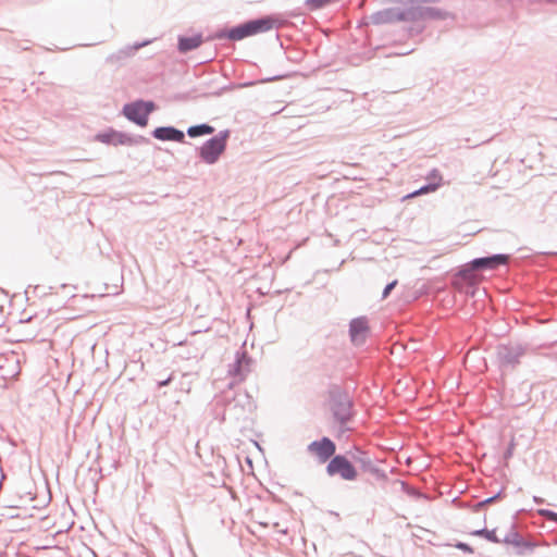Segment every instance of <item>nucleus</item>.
<instances>
[{"label":"nucleus","mask_w":557,"mask_h":557,"mask_svg":"<svg viewBox=\"0 0 557 557\" xmlns=\"http://www.w3.org/2000/svg\"><path fill=\"white\" fill-rule=\"evenodd\" d=\"M157 110V104L152 100L137 99L127 102L122 108V114L132 123L139 127L148 125L149 115Z\"/></svg>","instance_id":"obj_5"},{"label":"nucleus","mask_w":557,"mask_h":557,"mask_svg":"<svg viewBox=\"0 0 557 557\" xmlns=\"http://www.w3.org/2000/svg\"><path fill=\"white\" fill-rule=\"evenodd\" d=\"M400 484H401V490H403L406 494H408L409 496H412V497H416V498H419V497H421V496H422L421 492H420L418 488H416V487H413V486H411V485L407 484V483H406V482H404V481H400Z\"/></svg>","instance_id":"obj_27"},{"label":"nucleus","mask_w":557,"mask_h":557,"mask_svg":"<svg viewBox=\"0 0 557 557\" xmlns=\"http://www.w3.org/2000/svg\"><path fill=\"white\" fill-rule=\"evenodd\" d=\"M329 476H339L345 481H355L358 478L357 468L352 459L349 460L347 456L337 454L327 462L325 468Z\"/></svg>","instance_id":"obj_9"},{"label":"nucleus","mask_w":557,"mask_h":557,"mask_svg":"<svg viewBox=\"0 0 557 557\" xmlns=\"http://www.w3.org/2000/svg\"><path fill=\"white\" fill-rule=\"evenodd\" d=\"M215 132V128L208 123H200L191 125L187 128L186 134L190 138H197L201 136L212 135Z\"/></svg>","instance_id":"obj_21"},{"label":"nucleus","mask_w":557,"mask_h":557,"mask_svg":"<svg viewBox=\"0 0 557 557\" xmlns=\"http://www.w3.org/2000/svg\"><path fill=\"white\" fill-rule=\"evenodd\" d=\"M95 139L99 143L112 146H137L149 144V139L141 135H131L112 127L96 134Z\"/></svg>","instance_id":"obj_6"},{"label":"nucleus","mask_w":557,"mask_h":557,"mask_svg":"<svg viewBox=\"0 0 557 557\" xmlns=\"http://www.w3.org/2000/svg\"><path fill=\"white\" fill-rule=\"evenodd\" d=\"M548 3H557V0H546Z\"/></svg>","instance_id":"obj_36"},{"label":"nucleus","mask_w":557,"mask_h":557,"mask_svg":"<svg viewBox=\"0 0 557 557\" xmlns=\"http://www.w3.org/2000/svg\"><path fill=\"white\" fill-rule=\"evenodd\" d=\"M411 22L422 21L425 18L444 20L447 16L446 11L434 7L418 5L411 8Z\"/></svg>","instance_id":"obj_18"},{"label":"nucleus","mask_w":557,"mask_h":557,"mask_svg":"<svg viewBox=\"0 0 557 557\" xmlns=\"http://www.w3.org/2000/svg\"><path fill=\"white\" fill-rule=\"evenodd\" d=\"M151 136L161 141H175L185 144V133L175 126H158L151 132Z\"/></svg>","instance_id":"obj_16"},{"label":"nucleus","mask_w":557,"mask_h":557,"mask_svg":"<svg viewBox=\"0 0 557 557\" xmlns=\"http://www.w3.org/2000/svg\"><path fill=\"white\" fill-rule=\"evenodd\" d=\"M250 363L251 358L248 356L247 351L238 350L235 355L234 362L228 366V373L243 380L250 371Z\"/></svg>","instance_id":"obj_17"},{"label":"nucleus","mask_w":557,"mask_h":557,"mask_svg":"<svg viewBox=\"0 0 557 557\" xmlns=\"http://www.w3.org/2000/svg\"><path fill=\"white\" fill-rule=\"evenodd\" d=\"M389 1L394 2V3L403 4L405 8H413V7H416L414 5V0H389Z\"/></svg>","instance_id":"obj_31"},{"label":"nucleus","mask_w":557,"mask_h":557,"mask_svg":"<svg viewBox=\"0 0 557 557\" xmlns=\"http://www.w3.org/2000/svg\"><path fill=\"white\" fill-rule=\"evenodd\" d=\"M329 405L334 420L339 424L342 433L349 431L347 423L354 418V401L348 393L338 385L329 389Z\"/></svg>","instance_id":"obj_2"},{"label":"nucleus","mask_w":557,"mask_h":557,"mask_svg":"<svg viewBox=\"0 0 557 557\" xmlns=\"http://www.w3.org/2000/svg\"><path fill=\"white\" fill-rule=\"evenodd\" d=\"M332 0H306L305 3L311 11H317L325 8Z\"/></svg>","instance_id":"obj_26"},{"label":"nucleus","mask_w":557,"mask_h":557,"mask_svg":"<svg viewBox=\"0 0 557 557\" xmlns=\"http://www.w3.org/2000/svg\"><path fill=\"white\" fill-rule=\"evenodd\" d=\"M513 547L516 548L517 555L525 556L533 553L534 548L536 547V543L531 540L522 537L519 544L515 545Z\"/></svg>","instance_id":"obj_22"},{"label":"nucleus","mask_w":557,"mask_h":557,"mask_svg":"<svg viewBox=\"0 0 557 557\" xmlns=\"http://www.w3.org/2000/svg\"><path fill=\"white\" fill-rule=\"evenodd\" d=\"M527 347L522 344H500L496 347V358L500 369H515L520 358L525 355Z\"/></svg>","instance_id":"obj_8"},{"label":"nucleus","mask_w":557,"mask_h":557,"mask_svg":"<svg viewBox=\"0 0 557 557\" xmlns=\"http://www.w3.org/2000/svg\"><path fill=\"white\" fill-rule=\"evenodd\" d=\"M172 381V375H170L169 377H166L165 380H161L158 382V386L159 387H164V386H168Z\"/></svg>","instance_id":"obj_33"},{"label":"nucleus","mask_w":557,"mask_h":557,"mask_svg":"<svg viewBox=\"0 0 557 557\" xmlns=\"http://www.w3.org/2000/svg\"><path fill=\"white\" fill-rule=\"evenodd\" d=\"M203 42V37L200 33L193 36L180 35L177 37V50L181 53H188L199 48Z\"/></svg>","instance_id":"obj_19"},{"label":"nucleus","mask_w":557,"mask_h":557,"mask_svg":"<svg viewBox=\"0 0 557 557\" xmlns=\"http://www.w3.org/2000/svg\"><path fill=\"white\" fill-rule=\"evenodd\" d=\"M230 136L231 131L223 129L206 140L200 147L196 149L199 159L208 165L215 164L220 160L221 156L225 152Z\"/></svg>","instance_id":"obj_4"},{"label":"nucleus","mask_w":557,"mask_h":557,"mask_svg":"<svg viewBox=\"0 0 557 557\" xmlns=\"http://www.w3.org/2000/svg\"><path fill=\"white\" fill-rule=\"evenodd\" d=\"M533 500H534V503H536V504H542V503L544 502V499H543V498H541V497H539V496H534V497H533Z\"/></svg>","instance_id":"obj_35"},{"label":"nucleus","mask_w":557,"mask_h":557,"mask_svg":"<svg viewBox=\"0 0 557 557\" xmlns=\"http://www.w3.org/2000/svg\"><path fill=\"white\" fill-rule=\"evenodd\" d=\"M504 490H499L495 495L487 497L481 502L475 503L471 506L472 511L478 512L482 509H484L487 505L495 503L498 499H502L504 497Z\"/></svg>","instance_id":"obj_25"},{"label":"nucleus","mask_w":557,"mask_h":557,"mask_svg":"<svg viewBox=\"0 0 557 557\" xmlns=\"http://www.w3.org/2000/svg\"><path fill=\"white\" fill-rule=\"evenodd\" d=\"M537 513L549 522L557 524V512L550 509H539Z\"/></svg>","instance_id":"obj_28"},{"label":"nucleus","mask_w":557,"mask_h":557,"mask_svg":"<svg viewBox=\"0 0 557 557\" xmlns=\"http://www.w3.org/2000/svg\"><path fill=\"white\" fill-rule=\"evenodd\" d=\"M351 459L363 472L371 474L376 481H387V473L375 465L369 453L356 448L355 451L351 453Z\"/></svg>","instance_id":"obj_11"},{"label":"nucleus","mask_w":557,"mask_h":557,"mask_svg":"<svg viewBox=\"0 0 557 557\" xmlns=\"http://www.w3.org/2000/svg\"><path fill=\"white\" fill-rule=\"evenodd\" d=\"M309 454L315 455L320 463L329 462L336 454V444L327 436L311 442L307 446Z\"/></svg>","instance_id":"obj_13"},{"label":"nucleus","mask_w":557,"mask_h":557,"mask_svg":"<svg viewBox=\"0 0 557 557\" xmlns=\"http://www.w3.org/2000/svg\"><path fill=\"white\" fill-rule=\"evenodd\" d=\"M151 41L152 40H150V39H146L143 41H137L133 45H127V46L119 49L116 52L109 54L106 59V62L111 65H121L126 60L132 58L139 49L151 44Z\"/></svg>","instance_id":"obj_15"},{"label":"nucleus","mask_w":557,"mask_h":557,"mask_svg":"<svg viewBox=\"0 0 557 557\" xmlns=\"http://www.w3.org/2000/svg\"><path fill=\"white\" fill-rule=\"evenodd\" d=\"M471 535L483 537L486 541L495 544L500 543V539L496 535V529L488 530L486 528L478 529L471 532Z\"/></svg>","instance_id":"obj_23"},{"label":"nucleus","mask_w":557,"mask_h":557,"mask_svg":"<svg viewBox=\"0 0 557 557\" xmlns=\"http://www.w3.org/2000/svg\"><path fill=\"white\" fill-rule=\"evenodd\" d=\"M398 284V281L397 280H394L392 282H389L388 284H386V286L384 287L383 292H382V299H386L392 290L397 286Z\"/></svg>","instance_id":"obj_29"},{"label":"nucleus","mask_w":557,"mask_h":557,"mask_svg":"<svg viewBox=\"0 0 557 557\" xmlns=\"http://www.w3.org/2000/svg\"><path fill=\"white\" fill-rule=\"evenodd\" d=\"M457 549L463 552V553H467V554H473L474 553V549L471 545H469L468 543H465V542H456V544L454 545Z\"/></svg>","instance_id":"obj_30"},{"label":"nucleus","mask_w":557,"mask_h":557,"mask_svg":"<svg viewBox=\"0 0 557 557\" xmlns=\"http://www.w3.org/2000/svg\"><path fill=\"white\" fill-rule=\"evenodd\" d=\"M283 77H284L283 75H275V76H272V77L264 78V79H262V82H264V83L274 82V81L281 79Z\"/></svg>","instance_id":"obj_34"},{"label":"nucleus","mask_w":557,"mask_h":557,"mask_svg":"<svg viewBox=\"0 0 557 557\" xmlns=\"http://www.w3.org/2000/svg\"><path fill=\"white\" fill-rule=\"evenodd\" d=\"M513 448H515V444H513V443H511V444L507 447V449L505 450V453H504V458H505V459H509V458H511V456H512V454H513Z\"/></svg>","instance_id":"obj_32"},{"label":"nucleus","mask_w":557,"mask_h":557,"mask_svg":"<svg viewBox=\"0 0 557 557\" xmlns=\"http://www.w3.org/2000/svg\"><path fill=\"white\" fill-rule=\"evenodd\" d=\"M216 404L224 405L223 420L228 417L232 420H245L248 413H251L256 408L251 396L248 393L225 392L216 399Z\"/></svg>","instance_id":"obj_3"},{"label":"nucleus","mask_w":557,"mask_h":557,"mask_svg":"<svg viewBox=\"0 0 557 557\" xmlns=\"http://www.w3.org/2000/svg\"><path fill=\"white\" fill-rule=\"evenodd\" d=\"M509 260V255L494 253L485 257L474 258L460 268V274H476L478 271L495 270Z\"/></svg>","instance_id":"obj_7"},{"label":"nucleus","mask_w":557,"mask_h":557,"mask_svg":"<svg viewBox=\"0 0 557 557\" xmlns=\"http://www.w3.org/2000/svg\"><path fill=\"white\" fill-rule=\"evenodd\" d=\"M369 334L370 326L368 317L360 315L350 320L348 335L354 346L360 347L364 345Z\"/></svg>","instance_id":"obj_12"},{"label":"nucleus","mask_w":557,"mask_h":557,"mask_svg":"<svg viewBox=\"0 0 557 557\" xmlns=\"http://www.w3.org/2000/svg\"><path fill=\"white\" fill-rule=\"evenodd\" d=\"M522 537L523 536L516 529V523L512 522L510 530L506 533V535L503 539H500V543L515 546L519 544Z\"/></svg>","instance_id":"obj_24"},{"label":"nucleus","mask_w":557,"mask_h":557,"mask_svg":"<svg viewBox=\"0 0 557 557\" xmlns=\"http://www.w3.org/2000/svg\"><path fill=\"white\" fill-rule=\"evenodd\" d=\"M411 8H386L384 10L374 12L370 18L373 25L392 24L396 22H411Z\"/></svg>","instance_id":"obj_10"},{"label":"nucleus","mask_w":557,"mask_h":557,"mask_svg":"<svg viewBox=\"0 0 557 557\" xmlns=\"http://www.w3.org/2000/svg\"><path fill=\"white\" fill-rule=\"evenodd\" d=\"M430 176L433 178H436L437 181L422 185L419 189H417V190L412 191L410 195H408V197H414L417 195H424V194L435 191L441 185L442 176L436 169H433L431 171Z\"/></svg>","instance_id":"obj_20"},{"label":"nucleus","mask_w":557,"mask_h":557,"mask_svg":"<svg viewBox=\"0 0 557 557\" xmlns=\"http://www.w3.org/2000/svg\"><path fill=\"white\" fill-rule=\"evenodd\" d=\"M273 26L274 18L270 15H265L258 18L248 20L231 28L220 29L213 34L210 39H228L232 41H239L247 37L268 32L272 29Z\"/></svg>","instance_id":"obj_1"},{"label":"nucleus","mask_w":557,"mask_h":557,"mask_svg":"<svg viewBox=\"0 0 557 557\" xmlns=\"http://www.w3.org/2000/svg\"><path fill=\"white\" fill-rule=\"evenodd\" d=\"M453 288L460 293L470 297H474L476 293V284L478 276L476 274L467 273L465 275L460 274V269L454 274L451 282Z\"/></svg>","instance_id":"obj_14"}]
</instances>
